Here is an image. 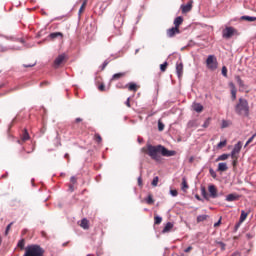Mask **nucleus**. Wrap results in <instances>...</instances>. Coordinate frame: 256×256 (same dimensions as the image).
Instances as JSON below:
<instances>
[{
    "label": "nucleus",
    "instance_id": "423d86ee",
    "mask_svg": "<svg viewBox=\"0 0 256 256\" xmlns=\"http://www.w3.org/2000/svg\"><path fill=\"white\" fill-rule=\"evenodd\" d=\"M67 61V55L60 54L56 59L54 60V67L57 69L61 67L65 62Z\"/></svg>",
    "mask_w": 256,
    "mask_h": 256
},
{
    "label": "nucleus",
    "instance_id": "39448f33",
    "mask_svg": "<svg viewBox=\"0 0 256 256\" xmlns=\"http://www.w3.org/2000/svg\"><path fill=\"white\" fill-rule=\"evenodd\" d=\"M206 65L211 71H215L217 69V58L215 55H209L206 59Z\"/></svg>",
    "mask_w": 256,
    "mask_h": 256
},
{
    "label": "nucleus",
    "instance_id": "0e129e2a",
    "mask_svg": "<svg viewBox=\"0 0 256 256\" xmlns=\"http://www.w3.org/2000/svg\"><path fill=\"white\" fill-rule=\"evenodd\" d=\"M3 243V238L0 236V245Z\"/></svg>",
    "mask_w": 256,
    "mask_h": 256
},
{
    "label": "nucleus",
    "instance_id": "a878e982",
    "mask_svg": "<svg viewBox=\"0 0 256 256\" xmlns=\"http://www.w3.org/2000/svg\"><path fill=\"white\" fill-rule=\"evenodd\" d=\"M208 218H209L208 215H199L197 217V223H203V221H207Z\"/></svg>",
    "mask_w": 256,
    "mask_h": 256
},
{
    "label": "nucleus",
    "instance_id": "1a4fd4ad",
    "mask_svg": "<svg viewBox=\"0 0 256 256\" xmlns=\"http://www.w3.org/2000/svg\"><path fill=\"white\" fill-rule=\"evenodd\" d=\"M208 191L210 193V197H212V199H217L218 194H217V187L213 184H210L208 186Z\"/></svg>",
    "mask_w": 256,
    "mask_h": 256
},
{
    "label": "nucleus",
    "instance_id": "c85d7f7f",
    "mask_svg": "<svg viewBox=\"0 0 256 256\" xmlns=\"http://www.w3.org/2000/svg\"><path fill=\"white\" fill-rule=\"evenodd\" d=\"M29 139H30L29 132H27V130H24L22 134V141H29Z\"/></svg>",
    "mask_w": 256,
    "mask_h": 256
},
{
    "label": "nucleus",
    "instance_id": "338daca9",
    "mask_svg": "<svg viewBox=\"0 0 256 256\" xmlns=\"http://www.w3.org/2000/svg\"><path fill=\"white\" fill-rule=\"evenodd\" d=\"M66 246H67V243H64V244H63V247H66Z\"/></svg>",
    "mask_w": 256,
    "mask_h": 256
},
{
    "label": "nucleus",
    "instance_id": "f03ea898",
    "mask_svg": "<svg viewBox=\"0 0 256 256\" xmlns=\"http://www.w3.org/2000/svg\"><path fill=\"white\" fill-rule=\"evenodd\" d=\"M235 111L241 117H249V102L246 99L240 98L235 106Z\"/></svg>",
    "mask_w": 256,
    "mask_h": 256
},
{
    "label": "nucleus",
    "instance_id": "37998d69",
    "mask_svg": "<svg viewBox=\"0 0 256 256\" xmlns=\"http://www.w3.org/2000/svg\"><path fill=\"white\" fill-rule=\"evenodd\" d=\"M222 75L223 77H227V66L222 67Z\"/></svg>",
    "mask_w": 256,
    "mask_h": 256
},
{
    "label": "nucleus",
    "instance_id": "f257e3e1",
    "mask_svg": "<svg viewBox=\"0 0 256 256\" xmlns=\"http://www.w3.org/2000/svg\"><path fill=\"white\" fill-rule=\"evenodd\" d=\"M142 151L149 155L153 161H161V155L162 157H174V155H177L175 150H168L163 145L153 146L148 144L146 148H142Z\"/></svg>",
    "mask_w": 256,
    "mask_h": 256
},
{
    "label": "nucleus",
    "instance_id": "aec40b11",
    "mask_svg": "<svg viewBox=\"0 0 256 256\" xmlns=\"http://www.w3.org/2000/svg\"><path fill=\"white\" fill-rule=\"evenodd\" d=\"M80 227H82V229H89V220H87V218H83L81 220Z\"/></svg>",
    "mask_w": 256,
    "mask_h": 256
},
{
    "label": "nucleus",
    "instance_id": "cd10ccee",
    "mask_svg": "<svg viewBox=\"0 0 256 256\" xmlns=\"http://www.w3.org/2000/svg\"><path fill=\"white\" fill-rule=\"evenodd\" d=\"M236 83L239 85V87H245V83L241 79V76H235Z\"/></svg>",
    "mask_w": 256,
    "mask_h": 256
},
{
    "label": "nucleus",
    "instance_id": "0eeeda50",
    "mask_svg": "<svg viewBox=\"0 0 256 256\" xmlns=\"http://www.w3.org/2000/svg\"><path fill=\"white\" fill-rule=\"evenodd\" d=\"M181 33V30L179 28H176L175 26L172 28H169L166 30V35L169 39H172L176 35H179Z\"/></svg>",
    "mask_w": 256,
    "mask_h": 256
},
{
    "label": "nucleus",
    "instance_id": "13d9d810",
    "mask_svg": "<svg viewBox=\"0 0 256 256\" xmlns=\"http://www.w3.org/2000/svg\"><path fill=\"white\" fill-rule=\"evenodd\" d=\"M81 121H83V119H81V118H76L75 123H81Z\"/></svg>",
    "mask_w": 256,
    "mask_h": 256
},
{
    "label": "nucleus",
    "instance_id": "c03bdc74",
    "mask_svg": "<svg viewBox=\"0 0 256 256\" xmlns=\"http://www.w3.org/2000/svg\"><path fill=\"white\" fill-rule=\"evenodd\" d=\"M226 127H229V122L227 120L222 121V129H225Z\"/></svg>",
    "mask_w": 256,
    "mask_h": 256
},
{
    "label": "nucleus",
    "instance_id": "09e8293b",
    "mask_svg": "<svg viewBox=\"0 0 256 256\" xmlns=\"http://www.w3.org/2000/svg\"><path fill=\"white\" fill-rule=\"evenodd\" d=\"M184 251H185V253H190L191 251H193V247H192V246H189V247L186 248Z\"/></svg>",
    "mask_w": 256,
    "mask_h": 256
},
{
    "label": "nucleus",
    "instance_id": "9d476101",
    "mask_svg": "<svg viewBox=\"0 0 256 256\" xmlns=\"http://www.w3.org/2000/svg\"><path fill=\"white\" fill-rule=\"evenodd\" d=\"M193 9V1H189L187 4L181 6V11L183 14L189 13Z\"/></svg>",
    "mask_w": 256,
    "mask_h": 256
},
{
    "label": "nucleus",
    "instance_id": "bb28decb",
    "mask_svg": "<svg viewBox=\"0 0 256 256\" xmlns=\"http://www.w3.org/2000/svg\"><path fill=\"white\" fill-rule=\"evenodd\" d=\"M201 195H202V197H204V199L209 201V194L207 193V190L205 189V187L201 188Z\"/></svg>",
    "mask_w": 256,
    "mask_h": 256
},
{
    "label": "nucleus",
    "instance_id": "f704fd0d",
    "mask_svg": "<svg viewBox=\"0 0 256 256\" xmlns=\"http://www.w3.org/2000/svg\"><path fill=\"white\" fill-rule=\"evenodd\" d=\"M167 67H169V63L167 62H164L160 65V70L162 71V73H165V71H167Z\"/></svg>",
    "mask_w": 256,
    "mask_h": 256
},
{
    "label": "nucleus",
    "instance_id": "8fccbe9b",
    "mask_svg": "<svg viewBox=\"0 0 256 256\" xmlns=\"http://www.w3.org/2000/svg\"><path fill=\"white\" fill-rule=\"evenodd\" d=\"M138 185L139 187L143 185V179L141 177L138 178Z\"/></svg>",
    "mask_w": 256,
    "mask_h": 256
},
{
    "label": "nucleus",
    "instance_id": "49530a36",
    "mask_svg": "<svg viewBox=\"0 0 256 256\" xmlns=\"http://www.w3.org/2000/svg\"><path fill=\"white\" fill-rule=\"evenodd\" d=\"M170 193H171L172 197H177V195H179L177 190H171Z\"/></svg>",
    "mask_w": 256,
    "mask_h": 256
},
{
    "label": "nucleus",
    "instance_id": "4468645a",
    "mask_svg": "<svg viewBox=\"0 0 256 256\" xmlns=\"http://www.w3.org/2000/svg\"><path fill=\"white\" fill-rule=\"evenodd\" d=\"M125 75H127L126 72H119L116 73L112 76L111 81H119V79H123V77H125Z\"/></svg>",
    "mask_w": 256,
    "mask_h": 256
},
{
    "label": "nucleus",
    "instance_id": "20e7f679",
    "mask_svg": "<svg viewBox=\"0 0 256 256\" xmlns=\"http://www.w3.org/2000/svg\"><path fill=\"white\" fill-rule=\"evenodd\" d=\"M234 35H239V32L237 31V29H235L233 27H226L222 31L223 39H231V37H233Z\"/></svg>",
    "mask_w": 256,
    "mask_h": 256
},
{
    "label": "nucleus",
    "instance_id": "5fc2aeb1",
    "mask_svg": "<svg viewBox=\"0 0 256 256\" xmlns=\"http://www.w3.org/2000/svg\"><path fill=\"white\" fill-rule=\"evenodd\" d=\"M219 225H221V218L214 224V227H219Z\"/></svg>",
    "mask_w": 256,
    "mask_h": 256
},
{
    "label": "nucleus",
    "instance_id": "6e6552de",
    "mask_svg": "<svg viewBox=\"0 0 256 256\" xmlns=\"http://www.w3.org/2000/svg\"><path fill=\"white\" fill-rule=\"evenodd\" d=\"M176 73L178 75V79L183 77V61L181 60L176 62Z\"/></svg>",
    "mask_w": 256,
    "mask_h": 256
},
{
    "label": "nucleus",
    "instance_id": "a211bd4d",
    "mask_svg": "<svg viewBox=\"0 0 256 256\" xmlns=\"http://www.w3.org/2000/svg\"><path fill=\"white\" fill-rule=\"evenodd\" d=\"M171 229H173V223L167 222L165 227L162 230V233H169V231H171Z\"/></svg>",
    "mask_w": 256,
    "mask_h": 256
},
{
    "label": "nucleus",
    "instance_id": "a18cd8bd",
    "mask_svg": "<svg viewBox=\"0 0 256 256\" xmlns=\"http://www.w3.org/2000/svg\"><path fill=\"white\" fill-rule=\"evenodd\" d=\"M70 182L72 183V185H75L77 183V178L72 176Z\"/></svg>",
    "mask_w": 256,
    "mask_h": 256
},
{
    "label": "nucleus",
    "instance_id": "473e14b6",
    "mask_svg": "<svg viewBox=\"0 0 256 256\" xmlns=\"http://www.w3.org/2000/svg\"><path fill=\"white\" fill-rule=\"evenodd\" d=\"M186 189H189V185L187 184V179H182V191H186Z\"/></svg>",
    "mask_w": 256,
    "mask_h": 256
},
{
    "label": "nucleus",
    "instance_id": "ddd939ff",
    "mask_svg": "<svg viewBox=\"0 0 256 256\" xmlns=\"http://www.w3.org/2000/svg\"><path fill=\"white\" fill-rule=\"evenodd\" d=\"M128 91H133V93H137L139 91V86L135 84V82H130L126 85Z\"/></svg>",
    "mask_w": 256,
    "mask_h": 256
},
{
    "label": "nucleus",
    "instance_id": "79ce46f5",
    "mask_svg": "<svg viewBox=\"0 0 256 256\" xmlns=\"http://www.w3.org/2000/svg\"><path fill=\"white\" fill-rule=\"evenodd\" d=\"M256 137V133L252 135L251 138L248 139V141L246 142V145H250V143H253V140L255 139Z\"/></svg>",
    "mask_w": 256,
    "mask_h": 256
},
{
    "label": "nucleus",
    "instance_id": "774afa93",
    "mask_svg": "<svg viewBox=\"0 0 256 256\" xmlns=\"http://www.w3.org/2000/svg\"><path fill=\"white\" fill-rule=\"evenodd\" d=\"M118 19H121V15L118 16Z\"/></svg>",
    "mask_w": 256,
    "mask_h": 256
},
{
    "label": "nucleus",
    "instance_id": "864d4df0",
    "mask_svg": "<svg viewBox=\"0 0 256 256\" xmlns=\"http://www.w3.org/2000/svg\"><path fill=\"white\" fill-rule=\"evenodd\" d=\"M75 184H70L69 186V189L71 192L75 191V187H74Z\"/></svg>",
    "mask_w": 256,
    "mask_h": 256
},
{
    "label": "nucleus",
    "instance_id": "2f4dec72",
    "mask_svg": "<svg viewBox=\"0 0 256 256\" xmlns=\"http://www.w3.org/2000/svg\"><path fill=\"white\" fill-rule=\"evenodd\" d=\"M17 247H19V249H21V251H23V249H25V239L19 240Z\"/></svg>",
    "mask_w": 256,
    "mask_h": 256
},
{
    "label": "nucleus",
    "instance_id": "603ef678",
    "mask_svg": "<svg viewBox=\"0 0 256 256\" xmlns=\"http://www.w3.org/2000/svg\"><path fill=\"white\" fill-rule=\"evenodd\" d=\"M126 105H127L128 107H131V98H128V99H127Z\"/></svg>",
    "mask_w": 256,
    "mask_h": 256
},
{
    "label": "nucleus",
    "instance_id": "052dcab7",
    "mask_svg": "<svg viewBox=\"0 0 256 256\" xmlns=\"http://www.w3.org/2000/svg\"><path fill=\"white\" fill-rule=\"evenodd\" d=\"M236 229H239V227H241V220H239V223L238 224H236Z\"/></svg>",
    "mask_w": 256,
    "mask_h": 256
},
{
    "label": "nucleus",
    "instance_id": "f8f14e48",
    "mask_svg": "<svg viewBox=\"0 0 256 256\" xmlns=\"http://www.w3.org/2000/svg\"><path fill=\"white\" fill-rule=\"evenodd\" d=\"M240 197L241 196H239V194L237 193H231L226 196V201H228L229 203L233 201H239Z\"/></svg>",
    "mask_w": 256,
    "mask_h": 256
},
{
    "label": "nucleus",
    "instance_id": "bf43d9fd",
    "mask_svg": "<svg viewBox=\"0 0 256 256\" xmlns=\"http://www.w3.org/2000/svg\"><path fill=\"white\" fill-rule=\"evenodd\" d=\"M43 85H49V82L45 81L40 84L41 87H43Z\"/></svg>",
    "mask_w": 256,
    "mask_h": 256
},
{
    "label": "nucleus",
    "instance_id": "c756f323",
    "mask_svg": "<svg viewBox=\"0 0 256 256\" xmlns=\"http://www.w3.org/2000/svg\"><path fill=\"white\" fill-rule=\"evenodd\" d=\"M227 159H229V155L228 154H222L220 155L216 161H227Z\"/></svg>",
    "mask_w": 256,
    "mask_h": 256
},
{
    "label": "nucleus",
    "instance_id": "680f3d73",
    "mask_svg": "<svg viewBox=\"0 0 256 256\" xmlns=\"http://www.w3.org/2000/svg\"><path fill=\"white\" fill-rule=\"evenodd\" d=\"M196 199H197L198 201H201V197H199V195H196Z\"/></svg>",
    "mask_w": 256,
    "mask_h": 256
},
{
    "label": "nucleus",
    "instance_id": "412c9836",
    "mask_svg": "<svg viewBox=\"0 0 256 256\" xmlns=\"http://www.w3.org/2000/svg\"><path fill=\"white\" fill-rule=\"evenodd\" d=\"M87 3H88L87 0L83 1L82 5H81V7L79 9V12H78L79 15H83V13L85 12V9L87 7Z\"/></svg>",
    "mask_w": 256,
    "mask_h": 256
},
{
    "label": "nucleus",
    "instance_id": "393cba45",
    "mask_svg": "<svg viewBox=\"0 0 256 256\" xmlns=\"http://www.w3.org/2000/svg\"><path fill=\"white\" fill-rule=\"evenodd\" d=\"M241 21H249L250 23L256 21V17L253 16H242Z\"/></svg>",
    "mask_w": 256,
    "mask_h": 256
},
{
    "label": "nucleus",
    "instance_id": "58836bf2",
    "mask_svg": "<svg viewBox=\"0 0 256 256\" xmlns=\"http://www.w3.org/2000/svg\"><path fill=\"white\" fill-rule=\"evenodd\" d=\"M209 173L213 179H217V173L215 172V170H213V168L209 169Z\"/></svg>",
    "mask_w": 256,
    "mask_h": 256
},
{
    "label": "nucleus",
    "instance_id": "f3484780",
    "mask_svg": "<svg viewBox=\"0 0 256 256\" xmlns=\"http://www.w3.org/2000/svg\"><path fill=\"white\" fill-rule=\"evenodd\" d=\"M192 109L194 111H196V113H202L203 112V105H201L200 103H194L192 105Z\"/></svg>",
    "mask_w": 256,
    "mask_h": 256
},
{
    "label": "nucleus",
    "instance_id": "a19ab883",
    "mask_svg": "<svg viewBox=\"0 0 256 256\" xmlns=\"http://www.w3.org/2000/svg\"><path fill=\"white\" fill-rule=\"evenodd\" d=\"M11 227H13V222H11L10 224H8V226L6 227V230H5V235H6V236L9 235V231H11Z\"/></svg>",
    "mask_w": 256,
    "mask_h": 256
},
{
    "label": "nucleus",
    "instance_id": "c9c22d12",
    "mask_svg": "<svg viewBox=\"0 0 256 256\" xmlns=\"http://www.w3.org/2000/svg\"><path fill=\"white\" fill-rule=\"evenodd\" d=\"M227 145V140L221 141L217 144L218 149H223Z\"/></svg>",
    "mask_w": 256,
    "mask_h": 256
},
{
    "label": "nucleus",
    "instance_id": "dca6fc26",
    "mask_svg": "<svg viewBox=\"0 0 256 256\" xmlns=\"http://www.w3.org/2000/svg\"><path fill=\"white\" fill-rule=\"evenodd\" d=\"M229 86L231 88L232 100L235 101V99H237V88L235 87V84H233V83H230Z\"/></svg>",
    "mask_w": 256,
    "mask_h": 256
},
{
    "label": "nucleus",
    "instance_id": "7c9ffc66",
    "mask_svg": "<svg viewBox=\"0 0 256 256\" xmlns=\"http://www.w3.org/2000/svg\"><path fill=\"white\" fill-rule=\"evenodd\" d=\"M146 203L148 205H153V203H155V200L153 199V195L149 194L147 199H146Z\"/></svg>",
    "mask_w": 256,
    "mask_h": 256
},
{
    "label": "nucleus",
    "instance_id": "72a5a7b5",
    "mask_svg": "<svg viewBox=\"0 0 256 256\" xmlns=\"http://www.w3.org/2000/svg\"><path fill=\"white\" fill-rule=\"evenodd\" d=\"M162 221H163L162 217H160V216H155L154 217V224L155 225H161Z\"/></svg>",
    "mask_w": 256,
    "mask_h": 256
},
{
    "label": "nucleus",
    "instance_id": "5701e85b",
    "mask_svg": "<svg viewBox=\"0 0 256 256\" xmlns=\"http://www.w3.org/2000/svg\"><path fill=\"white\" fill-rule=\"evenodd\" d=\"M94 141L98 143V145H101V143H103V138L101 137V134L96 133L94 135Z\"/></svg>",
    "mask_w": 256,
    "mask_h": 256
},
{
    "label": "nucleus",
    "instance_id": "4be33fe9",
    "mask_svg": "<svg viewBox=\"0 0 256 256\" xmlns=\"http://www.w3.org/2000/svg\"><path fill=\"white\" fill-rule=\"evenodd\" d=\"M50 39H57V37H61L63 39V33L61 32H53L49 35Z\"/></svg>",
    "mask_w": 256,
    "mask_h": 256
},
{
    "label": "nucleus",
    "instance_id": "b1692460",
    "mask_svg": "<svg viewBox=\"0 0 256 256\" xmlns=\"http://www.w3.org/2000/svg\"><path fill=\"white\" fill-rule=\"evenodd\" d=\"M248 216H249V213L242 210L240 215V220H239L240 223H243Z\"/></svg>",
    "mask_w": 256,
    "mask_h": 256
},
{
    "label": "nucleus",
    "instance_id": "2eb2a0df",
    "mask_svg": "<svg viewBox=\"0 0 256 256\" xmlns=\"http://www.w3.org/2000/svg\"><path fill=\"white\" fill-rule=\"evenodd\" d=\"M181 25H183V16H178L174 19V27H176V29H179Z\"/></svg>",
    "mask_w": 256,
    "mask_h": 256
},
{
    "label": "nucleus",
    "instance_id": "6ab92c4d",
    "mask_svg": "<svg viewBox=\"0 0 256 256\" xmlns=\"http://www.w3.org/2000/svg\"><path fill=\"white\" fill-rule=\"evenodd\" d=\"M227 169H229V167H227V163L221 162L218 164V171L225 172Z\"/></svg>",
    "mask_w": 256,
    "mask_h": 256
},
{
    "label": "nucleus",
    "instance_id": "69168bd1",
    "mask_svg": "<svg viewBox=\"0 0 256 256\" xmlns=\"http://www.w3.org/2000/svg\"><path fill=\"white\" fill-rule=\"evenodd\" d=\"M25 67H33V65H25Z\"/></svg>",
    "mask_w": 256,
    "mask_h": 256
},
{
    "label": "nucleus",
    "instance_id": "ea45409f",
    "mask_svg": "<svg viewBox=\"0 0 256 256\" xmlns=\"http://www.w3.org/2000/svg\"><path fill=\"white\" fill-rule=\"evenodd\" d=\"M158 183H159V177L156 176V177H154L153 180H152V186H153V187H157Z\"/></svg>",
    "mask_w": 256,
    "mask_h": 256
},
{
    "label": "nucleus",
    "instance_id": "6e6d98bb",
    "mask_svg": "<svg viewBox=\"0 0 256 256\" xmlns=\"http://www.w3.org/2000/svg\"><path fill=\"white\" fill-rule=\"evenodd\" d=\"M107 65H109V62L104 61L103 65H102V69H105V67H107Z\"/></svg>",
    "mask_w": 256,
    "mask_h": 256
},
{
    "label": "nucleus",
    "instance_id": "e2e57ef3",
    "mask_svg": "<svg viewBox=\"0 0 256 256\" xmlns=\"http://www.w3.org/2000/svg\"><path fill=\"white\" fill-rule=\"evenodd\" d=\"M65 159H69V154H65Z\"/></svg>",
    "mask_w": 256,
    "mask_h": 256
},
{
    "label": "nucleus",
    "instance_id": "3c124183",
    "mask_svg": "<svg viewBox=\"0 0 256 256\" xmlns=\"http://www.w3.org/2000/svg\"><path fill=\"white\" fill-rule=\"evenodd\" d=\"M232 159H233L232 165L233 167H235L237 165V156L236 158H232Z\"/></svg>",
    "mask_w": 256,
    "mask_h": 256
},
{
    "label": "nucleus",
    "instance_id": "e433bc0d",
    "mask_svg": "<svg viewBox=\"0 0 256 256\" xmlns=\"http://www.w3.org/2000/svg\"><path fill=\"white\" fill-rule=\"evenodd\" d=\"M209 125H211V118L206 119L202 127H204V129H207Z\"/></svg>",
    "mask_w": 256,
    "mask_h": 256
},
{
    "label": "nucleus",
    "instance_id": "4c0bfd02",
    "mask_svg": "<svg viewBox=\"0 0 256 256\" xmlns=\"http://www.w3.org/2000/svg\"><path fill=\"white\" fill-rule=\"evenodd\" d=\"M165 129V124L161 120L158 121V130L163 131Z\"/></svg>",
    "mask_w": 256,
    "mask_h": 256
},
{
    "label": "nucleus",
    "instance_id": "de8ad7c7",
    "mask_svg": "<svg viewBox=\"0 0 256 256\" xmlns=\"http://www.w3.org/2000/svg\"><path fill=\"white\" fill-rule=\"evenodd\" d=\"M99 91H105V84H100L98 86Z\"/></svg>",
    "mask_w": 256,
    "mask_h": 256
},
{
    "label": "nucleus",
    "instance_id": "9b49d317",
    "mask_svg": "<svg viewBox=\"0 0 256 256\" xmlns=\"http://www.w3.org/2000/svg\"><path fill=\"white\" fill-rule=\"evenodd\" d=\"M241 142H238L235 146H234V149L232 150V153H231V157L232 159H236L237 158V153H239L241 151Z\"/></svg>",
    "mask_w": 256,
    "mask_h": 256
},
{
    "label": "nucleus",
    "instance_id": "7ed1b4c3",
    "mask_svg": "<svg viewBox=\"0 0 256 256\" xmlns=\"http://www.w3.org/2000/svg\"><path fill=\"white\" fill-rule=\"evenodd\" d=\"M45 254V250L37 245H29L25 248L24 256H43Z\"/></svg>",
    "mask_w": 256,
    "mask_h": 256
},
{
    "label": "nucleus",
    "instance_id": "4d7b16f0",
    "mask_svg": "<svg viewBox=\"0 0 256 256\" xmlns=\"http://www.w3.org/2000/svg\"><path fill=\"white\" fill-rule=\"evenodd\" d=\"M193 161H195V157L191 156V157L189 158V163H193Z\"/></svg>",
    "mask_w": 256,
    "mask_h": 256
}]
</instances>
